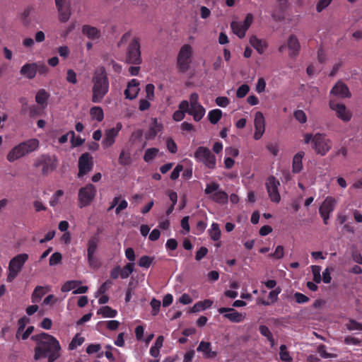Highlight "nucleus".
<instances>
[{"instance_id":"nucleus-1","label":"nucleus","mask_w":362,"mask_h":362,"mask_svg":"<svg viewBox=\"0 0 362 362\" xmlns=\"http://www.w3.org/2000/svg\"><path fill=\"white\" fill-rule=\"evenodd\" d=\"M36 341L35 358L36 360L47 357L48 362H54L59 357L61 346L58 340L53 336L42 332L31 337Z\"/></svg>"},{"instance_id":"nucleus-2","label":"nucleus","mask_w":362,"mask_h":362,"mask_svg":"<svg viewBox=\"0 0 362 362\" xmlns=\"http://www.w3.org/2000/svg\"><path fill=\"white\" fill-rule=\"evenodd\" d=\"M92 82V102L100 103L108 93L110 87L107 75L103 66H100L95 71Z\"/></svg>"},{"instance_id":"nucleus-3","label":"nucleus","mask_w":362,"mask_h":362,"mask_svg":"<svg viewBox=\"0 0 362 362\" xmlns=\"http://www.w3.org/2000/svg\"><path fill=\"white\" fill-rule=\"evenodd\" d=\"M128 42V48L126 55V61L129 64L139 65L141 63L140 43L138 38L132 37L130 32L125 33L117 43L118 47H122Z\"/></svg>"},{"instance_id":"nucleus-4","label":"nucleus","mask_w":362,"mask_h":362,"mask_svg":"<svg viewBox=\"0 0 362 362\" xmlns=\"http://www.w3.org/2000/svg\"><path fill=\"white\" fill-rule=\"evenodd\" d=\"M39 146L40 141L37 139H30L21 142L9 151L6 156V159L9 162H14L35 151L38 149Z\"/></svg>"},{"instance_id":"nucleus-5","label":"nucleus","mask_w":362,"mask_h":362,"mask_svg":"<svg viewBox=\"0 0 362 362\" xmlns=\"http://www.w3.org/2000/svg\"><path fill=\"white\" fill-rule=\"evenodd\" d=\"M178 107L187 111L195 122H199L206 113V109L199 102V95L197 93H191L189 100L181 101Z\"/></svg>"},{"instance_id":"nucleus-6","label":"nucleus","mask_w":362,"mask_h":362,"mask_svg":"<svg viewBox=\"0 0 362 362\" xmlns=\"http://www.w3.org/2000/svg\"><path fill=\"white\" fill-rule=\"evenodd\" d=\"M303 139L306 144L312 142V148L320 156L326 155L332 146V141L324 134L317 133L313 135L307 133L303 135Z\"/></svg>"},{"instance_id":"nucleus-7","label":"nucleus","mask_w":362,"mask_h":362,"mask_svg":"<svg viewBox=\"0 0 362 362\" xmlns=\"http://www.w3.org/2000/svg\"><path fill=\"white\" fill-rule=\"evenodd\" d=\"M193 55V48L189 44L183 45L177 56V67L180 72L185 73L188 71Z\"/></svg>"},{"instance_id":"nucleus-8","label":"nucleus","mask_w":362,"mask_h":362,"mask_svg":"<svg viewBox=\"0 0 362 362\" xmlns=\"http://www.w3.org/2000/svg\"><path fill=\"white\" fill-rule=\"evenodd\" d=\"M204 193L213 202L219 204H226L228 201L227 193L220 189V185L217 182H211L206 185Z\"/></svg>"},{"instance_id":"nucleus-9","label":"nucleus","mask_w":362,"mask_h":362,"mask_svg":"<svg viewBox=\"0 0 362 362\" xmlns=\"http://www.w3.org/2000/svg\"><path fill=\"white\" fill-rule=\"evenodd\" d=\"M28 259V255L22 253L15 256L10 260L7 276V281L8 282L13 281L18 275Z\"/></svg>"},{"instance_id":"nucleus-10","label":"nucleus","mask_w":362,"mask_h":362,"mask_svg":"<svg viewBox=\"0 0 362 362\" xmlns=\"http://www.w3.org/2000/svg\"><path fill=\"white\" fill-rule=\"evenodd\" d=\"M96 194V189L92 184H88L78 190V200L80 208L86 207L92 202Z\"/></svg>"},{"instance_id":"nucleus-11","label":"nucleus","mask_w":362,"mask_h":362,"mask_svg":"<svg viewBox=\"0 0 362 362\" xmlns=\"http://www.w3.org/2000/svg\"><path fill=\"white\" fill-rule=\"evenodd\" d=\"M194 157L198 161L202 162L208 168H215L216 158L208 148L199 146L194 153Z\"/></svg>"},{"instance_id":"nucleus-12","label":"nucleus","mask_w":362,"mask_h":362,"mask_svg":"<svg viewBox=\"0 0 362 362\" xmlns=\"http://www.w3.org/2000/svg\"><path fill=\"white\" fill-rule=\"evenodd\" d=\"M329 107L334 112L336 117L344 122H348L351 119L352 112L344 104L337 102L335 100H330Z\"/></svg>"},{"instance_id":"nucleus-13","label":"nucleus","mask_w":362,"mask_h":362,"mask_svg":"<svg viewBox=\"0 0 362 362\" xmlns=\"http://www.w3.org/2000/svg\"><path fill=\"white\" fill-rule=\"evenodd\" d=\"M266 188L270 200L275 203H279L281 200V196L279 192L280 182L274 176H270L266 181Z\"/></svg>"},{"instance_id":"nucleus-14","label":"nucleus","mask_w":362,"mask_h":362,"mask_svg":"<svg viewBox=\"0 0 362 362\" xmlns=\"http://www.w3.org/2000/svg\"><path fill=\"white\" fill-rule=\"evenodd\" d=\"M336 204V199L332 197H327L320 206L319 212L325 224L328 223L330 214L334 211Z\"/></svg>"},{"instance_id":"nucleus-15","label":"nucleus","mask_w":362,"mask_h":362,"mask_svg":"<svg viewBox=\"0 0 362 362\" xmlns=\"http://www.w3.org/2000/svg\"><path fill=\"white\" fill-rule=\"evenodd\" d=\"M218 312L223 314V317L233 323H240L246 317V313H240L233 308H220L218 309Z\"/></svg>"},{"instance_id":"nucleus-16","label":"nucleus","mask_w":362,"mask_h":362,"mask_svg":"<svg viewBox=\"0 0 362 362\" xmlns=\"http://www.w3.org/2000/svg\"><path fill=\"white\" fill-rule=\"evenodd\" d=\"M78 177H81L92 170L93 167V157L88 153H83L78 158Z\"/></svg>"},{"instance_id":"nucleus-17","label":"nucleus","mask_w":362,"mask_h":362,"mask_svg":"<svg viewBox=\"0 0 362 362\" xmlns=\"http://www.w3.org/2000/svg\"><path fill=\"white\" fill-rule=\"evenodd\" d=\"M35 165L42 167L43 174H48L57 168V161L49 156L42 155L36 160Z\"/></svg>"},{"instance_id":"nucleus-18","label":"nucleus","mask_w":362,"mask_h":362,"mask_svg":"<svg viewBox=\"0 0 362 362\" xmlns=\"http://www.w3.org/2000/svg\"><path fill=\"white\" fill-rule=\"evenodd\" d=\"M122 128V123L117 122L115 127L105 130V136L102 142L104 148L110 147L115 144L116 137L118 136Z\"/></svg>"},{"instance_id":"nucleus-19","label":"nucleus","mask_w":362,"mask_h":362,"mask_svg":"<svg viewBox=\"0 0 362 362\" xmlns=\"http://www.w3.org/2000/svg\"><path fill=\"white\" fill-rule=\"evenodd\" d=\"M255 133L253 137L255 140H259L265 132V120L261 112H257L254 119Z\"/></svg>"},{"instance_id":"nucleus-20","label":"nucleus","mask_w":362,"mask_h":362,"mask_svg":"<svg viewBox=\"0 0 362 362\" xmlns=\"http://www.w3.org/2000/svg\"><path fill=\"white\" fill-rule=\"evenodd\" d=\"M329 94L339 98H349L351 96L347 86L341 81L335 83L331 89Z\"/></svg>"},{"instance_id":"nucleus-21","label":"nucleus","mask_w":362,"mask_h":362,"mask_svg":"<svg viewBox=\"0 0 362 362\" xmlns=\"http://www.w3.org/2000/svg\"><path fill=\"white\" fill-rule=\"evenodd\" d=\"M139 81L137 79H132L127 85L124 90V95L126 98L133 100L136 98L140 91Z\"/></svg>"},{"instance_id":"nucleus-22","label":"nucleus","mask_w":362,"mask_h":362,"mask_svg":"<svg viewBox=\"0 0 362 362\" xmlns=\"http://www.w3.org/2000/svg\"><path fill=\"white\" fill-rule=\"evenodd\" d=\"M287 47L288 49V56L290 57L293 58L298 55L300 49V45L298 37L296 35H291L288 37L287 40Z\"/></svg>"},{"instance_id":"nucleus-23","label":"nucleus","mask_w":362,"mask_h":362,"mask_svg":"<svg viewBox=\"0 0 362 362\" xmlns=\"http://www.w3.org/2000/svg\"><path fill=\"white\" fill-rule=\"evenodd\" d=\"M250 44L260 54H263L268 47L267 42L265 40L259 39L255 35L250 37Z\"/></svg>"},{"instance_id":"nucleus-24","label":"nucleus","mask_w":362,"mask_h":362,"mask_svg":"<svg viewBox=\"0 0 362 362\" xmlns=\"http://www.w3.org/2000/svg\"><path fill=\"white\" fill-rule=\"evenodd\" d=\"M37 71V63L25 64L21 69V74L29 79L33 78L35 76Z\"/></svg>"},{"instance_id":"nucleus-25","label":"nucleus","mask_w":362,"mask_h":362,"mask_svg":"<svg viewBox=\"0 0 362 362\" xmlns=\"http://www.w3.org/2000/svg\"><path fill=\"white\" fill-rule=\"evenodd\" d=\"M162 129V126L160 123H158L156 118H153L150 124V127L148 131L145 134V137L146 139H153L156 134L160 132Z\"/></svg>"},{"instance_id":"nucleus-26","label":"nucleus","mask_w":362,"mask_h":362,"mask_svg":"<svg viewBox=\"0 0 362 362\" xmlns=\"http://www.w3.org/2000/svg\"><path fill=\"white\" fill-rule=\"evenodd\" d=\"M82 33L92 40H98L101 36L100 30L97 28L85 25L82 28Z\"/></svg>"},{"instance_id":"nucleus-27","label":"nucleus","mask_w":362,"mask_h":362,"mask_svg":"<svg viewBox=\"0 0 362 362\" xmlns=\"http://www.w3.org/2000/svg\"><path fill=\"white\" fill-rule=\"evenodd\" d=\"M197 350L199 352H202L204 356L207 358H212L216 356V353L211 351V344L209 342L202 341Z\"/></svg>"},{"instance_id":"nucleus-28","label":"nucleus","mask_w":362,"mask_h":362,"mask_svg":"<svg viewBox=\"0 0 362 362\" xmlns=\"http://www.w3.org/2000/svg\"><path fill=\"white\" fill-rule=\"evenodd\" d=\"M305 153L303 151L298 152L293 158L292 172L293 173H299L303 170V158Z\"/></svg>"},{"instance_id":"nucleus-29","label":"nucleus","mask_w":362,"mask_h":362,"mask_svg":"<svg viewBox=\"0 0 362 362\" xmlns=\"http://www.w3.org/2000/svg\"><path fill=\"white\" fill-rule=\"evenodd\" d=\"M230 28L235 35L239 38H243L245 36L247 29L243 26V23L240 21H233Z\"/></svg>"},{"instance_id":"nucleus-30","label":"nucleus","mask_w":362,"mask_h":362,"mask_svg":"<svg viewBox=\"0 0 362 362\" xmlns=\"http://www.w3.org/2000/svg\"><path fill=\"white\" fill-rule=\"evenodd\" d=\"M50 288L49 286H37L33 294H32V302L38 303L40 301L42 297L48 291Z\"/></svg>"},{"instance_id":"nucleus-31","label":"nucleus","mask_w":362,"mask_h":362,"mask_svg":"<svg viewBox=\"0 0 362 362\" xmlns=\"http://www.w3.org/2000/svg\"><path fill=\"white\" fill-rule=\"evenodd\" d=\"M214 301L211 299H206L203 301L196 303L192 308V313H198L203 311L206 308H209L213 305Z\"/></svg>"},{"instance_id":"nucleus-32","label":"nucleus","mask_w":362,"mask_h":362,"mask_svg":"<svg viewBox=\"0 0 362 362\" xmlns=\"http://www.w3.org/2000/svg\"><path fill=\"white\" fill-rule=\"evenodd\" d=\"M208 233L211 240L214 241L218 240L221 238V230L219 226L216 223H213Z\"/></svg>"},{"instance_id":"nucleus-33","label":"nucleus","mask_w":362,"mask_h":362,"mask_svg":"<svg viewBox=\"0 0 362 362\" xmlns=\"http://www.w3.org/2000/svg\"><path fill=\"white\" fill-rule=\"evenodd\" d=\"M48 98L49 93L45 89H40L35 95V101L37 104L45 106Z\"/></svg>"},{"instance_id":"nucleus-34","label":"nucleus","mask_w":362,"mask_h":362,"mask_svg":"<svg viewBox=\"0 0 362 362\" xmlns=\"http://www.w3.org/2000/svg\"><path fill=\"white\" fill-rule=\"evenodd\" d=\"M98 315H101L104 317H115L117 315V312L116 310L112 309L110 307L105 305L100 308L97 311Z\"/></svg>"},{"instance_id":"nucleus-35","label":"nucleus","mask_w":362,"mask_h":362,"mask_svg":"<svg viewBox=\"0 0 362 362\" xmlns=\"http://www.w3.org/2000/svg\"><path fill=\"white\" fill-rule=\"evenodd\" d=\"M90 115L92 119H95L98 122H101L104 118L103 110L98 106L91 107L90 110Z\"/></svg>"},{"instance_id":"nucleus-36","label":"nucleus","mask_w":362,"mask_h":362,"mask_svg":"<svg viewBox=\"0 0 362 362\" xmlns=\"http://www.w3.org/2000/svg\"><path fill=\"white\" fill-rule=\"evenodd\" d=\"M57 8L59 13V21L62 23L68 21L71 16V11L69 7L67 6L66 8H65L64 6H60Z\"/></svg>"},{"instance_id":"nucleus-37","label":"nucleus","mask_w":362,"mask_h":362,"mask_svg":"<svg viewBox=\"0 0 362 362\" xmlns=\"http://www.w3.org/2000/svg\"><path fill=\"white\" fill-rule=\"evenodd\" d=\"M222 117V111L219 109H214L209 112L208 118L213 124L218 123Z\"/></svg>"},{"instance_id":"nucleus-38","label":"nucleus","mask_w":362,"mask_h":362,"mask_svg":"<svg viewBox=\"0 0 362 362\" xmlns=\"http://www.w3.org/2000/svg\"><path fill=\"white\" fill-rule=\"evenodd\" d=\"M119 163L122 165H128L132 163L130 153L128 151L122 150L119 156Z\"/></svg>"},{"instance_id":"nucleus-39","label":"nucleus","mask_w":362,"mask_h":362,"mask_svg":"<svg viewBox=\"0 0 362 362\" xmlns=\"http://www.w3.org/2000/svg\"><path fill=\"white\" fill-rule=\"evenodd\" d=\"M81 284V281H76V280L68 281L62 285L61 290L62 292H68L71 290L74 291Z\"/></svg>"},{"instance_id":"nucleus-40","label":"nucleus","mask_w":362,"mask_h":362,"mask_svg":"<svg viewBox=\"0 0 362 362\" xmlns=\"http://www.w3.org/2000/svg\"><path fill=\"white\" fill-rule=\"evenodd\" d=\"M98 240L93 237L88 240L87 243V254H95L98 248Z\"/></svg>"},{"instance_id":"nucleus-41","label":"nucleus","mask_w":362,"mask_h":362,"mask_svg":"<svg viewBox=\"0 0 362 362\" xmlns=\"http://www.w3.org/2000/svg\"><path fill=\"white\" fill-rule=\"evenodd\" d=\"M29 322L30 319L27 317H23L18 320V327L16 334L17 339H20L21 333L24 330Z\"/></svg>"},{"instance_id":"nucleus-42","label":"nucleus","mask_w":362,"mask_h":362,"mask_svg":"<svg viewBox=\"0 0 362 362\" xmlns=\"http://www.w3.org/2000/svg\"><path fill=\"white\" fill-rule=\"evenodd\" d=\"M88 265L93 269H98L100 266V262L96 254H87Z\"/></svg>"},{"instance_id":"nucleus-43","label":"nucleus","mask_w":362,"mask_h":362,"mask_svg":"<svg viewBox=\"0 0 362 362\" xmlns=\"http://www.w3.org/2000/svg\"><path fill=\"white\" fill-rule=\"evenodd\" d=\"M84 342V338L80 334H77L74 336V337L72 339L71 341L70 342L69 345V349L70 350H74L78 346H81Z\"/></svg>"},{"instance_id":"nucleus-44","label":"nucleus","mask_w":362,"mask_h":362,"mask_svg":"<svg viewBox=\"0 0 362 362\" xmlns=\"http://www.w3.org/2000/svg\"><path fill=\"white\" fill-rule=\"evenodd\" d=\"M346 329L349 331H361L362 323L358 322L354 320H349L345 325Z\"/></svg>"},{"instance_id":"nucleus-45","label":"nucleus","mask_w":362,"mask_h":362,"mask_svg":"<svg viewBox=\"0 0 362 362\" xmlns=\"http://www.w3.org/2000/svg\"><path fill=\"white\" fill-rule=\"evenodd\" d=\"M158 151H159V150L156 148H148L146 151L145 154L144 156V160L146 162L151 161L153 158H155L156 157V156L158 153Z\"/></svg>"},{"instance_id":"nucleus-46","label":"nucleus","mask_w":362,"mask_h":362,"mask_svg":"<svg viewBox=\"0 0 362 362\" xmlns=\"http://www.w3.org/2000/svg\"><path fill=\"white\" fill-rule=\"evenodd\" d=\"M279 356H280V359L283 361L292 362V361H293V358L290 356L289 352L286 351V346L284 344H281L280 346Z\"/></svg>"},{"instance_id":"nucleus-47","label":"nucleus","mask_w":362,"mask_h":362,"mask_svg":"<svg viewBox=\"0 0 362 362\" xmlns=\"http://www.w3.org/2000/svg\"><path fill=\"white\" fill-rule=\"evenodd\" d=\"M134 264L132 262L127 264L122 269L121 268L120 277L122 279H127L129 274L134 271Z\"/></svg>"},{"instance_id":"nucleus-48","label":"nucleus","mask_w":362,"mask_h":362,"mask_svg":"<svg viewBox=\"0 0 362 362\" xmlns=\"http://www.w3.org/2000/svg\"><path fill=\"white\" fill-rule=\"evenodd\" d=\"M312 273L313 275V280L315 283L319 284L322 281V276L320 274L321 272V267L317 265H313L311 267Z\"/></svg>"},{"instance_id":"nucleus-49","label":"nucleus","mask_w":362,"mask_h":362,"mask_svg":"<svg viewBox=\"0 0 362 362\" xmlns=\"http://www.w3.org/2000/svg\"><path fill=\"white\" fill-rule=\"evenodd\" d=\"M64 195V191L62 189L57 190L50 199L49 204L52 206H57L59 202V199Z\"/></svg>"},{"instance_id":"nucleus-50","label":"nucleus","mask_w":362,"mask_h":362,"mask_svg":"<svg viewBox=\"0 0 362 362\" xmlns=\"http://www.w3.org/2000/svg\"><path fill=\"white\" fill-rule=\"evenodd\" d=\"M155 86L152 83H148L145 87V92H146V98L150 100H153L155 98Z\"/></svg>"},{"instance_id":"nucleus-51","label":"nucleus","mask_w":362,"mask_h":362,"mask_svg":"<svg viewBox=\"0 0 362 362\" xmlns=\"http://www.w3.org/2000/svg\"><path fill=\"white\" fill-rule=\"evenodd\" d=\"M153 261V258L149 256H142L139 261V265L141 267L148 268Z\"/></svg>"},{"instance_id":"nucleus-52","label":"nucleus","mask_w":362,"mask_h":362,"mask_svg":"<svg viewBox=\"0 0 362 362\" xmlns=\"http://www.w3.org/2000/svg\"><path fill=\"white\" fill-rule=\"evenodd\" d=\"M293 116L300 123L304 124L307 122V116L304 111L298 110L294 112Z\"/></svg>"},{"instance_id":"nucleus-53","label":"nucleus","mask_w":362,"mask_h":362,"mask_svg":"<svg viewBox=\"0 0 362 362\" xmlns=\"http://www.w3.org/2000/svg\"><path fill=\"white\" fill-rule=\"evenodd\" d=\"M249 90V86L247 84H243L238 88L236 96L239 98H244L248 93Z\"/></svg>"},{"instance_id":"nucleus-54","label":"nucleus","mask_w":362,"mask_h":362,"mask_svg":"<svg viewBox=\"0 0 362 362\" xmlns=\"http://www.w3.org/2000/svg\"><path fill=\"white\" fill-rule=\"evenodd\" d=\"M66 80L67 82L76 84L77 83L76 74L73 69H68Z\"/></svg>"},{"instance_id":"nucleus-55","label":"nucleus","mask_w":362,"mask_h":362,"mask_svg":"<svg viewBox=\"0 0 362 362\" xmlns=\"http://www.w3.org/2000/svg\"><path fill=\"white\" fill-rule=\"evenodd\" d=\"M332 1V0H320L316 5V11L318 13L322 12L331 4Z\"/></svg>"},{"instance_id":"nucleus-56","label":"nucleus","mask_w":362,"mask_h":362,"mask_svg":"<svg viewBox=\"0 0 362 362\" xmlns=\"http://www.w3.org/2000/svg\"><path fill=\"white\" fill-rule=\"evenodd\" d=\"M318 353L320 356L324 358H334L337 356L335 354L327 353L324 345H321L318 347Z\"/></svg>"},{"instance_id":"nucleus-57","label":"nucleus","mask_w":362,"mask_h":362,"mask_svg":"<svg viewBox=\"0 0 362 362\" xmlns=\"http://www.w3.org/2000/svg\"><path fill=\"white\" fill-rule=\"evenodd\" d=\"M185 113H187V111H185L183 109L179 108L178 110L175 111L173 113V118L176 122L182 121L185 118Z\"/></svg>"},{"instance_id":"nucleus-58","label":"nucleus","mask_w":362,"mask_h":362,"mask_svg":"<svg viewBox=\"0 0 362 362\" xmlns=\"http://www.w3.org/2000/svg\"><path fill=\"white\" fill-rule=\"evenodd\" d=\"M152 100H150L147 98L141 99L139 100V109L141 111H144L150 108L151 107V102Z\"/></svg>"},{"instance_id":"nucleus-59","label":"nucleus","mask_w":362,"mask_h":362,"mask_svg":"<svg viewBox=\"0 0 362 362\" xmlns=\"http://www.w3.org/2000/svg\"><path fill=\"white\" fill-rule=\"evenodd\" d=\"M62 260V255L59 252L53 253L49 258V265L54 266L59 264Z\"/></svg>"},{"instance_id":"nucleus-60","label":"nucleus","mask_w":362,"mask_h":362,"mask_svg":"<svg viewBox=\"0 0 362 362\" xmlns=\"http://www.w3.org/2000/svg\"><path fill=\"white\" fill-rule=\"evenodd\" d=\"M294 298L298 303H305L309 300V298L305 295L296 292L294 294Z\"/></svg>"},{"instance_id":"nucleus-61","label":"nucleus","mask_w":362,"mask_h":362,"mask_svg":"<svg viewBox=\"0 0 362 362\" xmlns=\"http://www.w3.org/2000/svg\"><path fill=\"white\" fill-rule=\"evenodd\" d=\"M331 270L332 269L326 268L322 272V280L325 284H329L331 282Z\"/></svg>"},{"instance_id":"nucleus-62","label":"nucleus","mask_w":362,"mask_h":362,"mask_svg":"<svg viewBox=\"0 0 362 362\" xmlns=\"http://www.w3.org/2000/svg\"><path fill=\"white\" fill-rule=\"evenodd\" d=\"M226 154L228 156V157L236 158L239 155V150L235 147H228L225 150Z\"/></svg>"},{"instance_id":"nucleus-63","label":"nucleus","mask_w":362,"mask_h":362,"mask_svg":"<svg viewBox=\"0 0 362 362\" xmlns=\"http://www.w3.org/2000/svg\"><path fill=\"white\" fill-rule=\"evenodd\" d=\"M208 253V249L205 247H201L200 249L196 252L195 259L200 261Z\"/></svg>"},{"instance_id":"nucleus-64","label":"nucleus","mask_w":362,"mask_h":362,"mask_svg":"<svg viewBox=\"0 0 362 362\" xmlns=\"http://www.w3.org/2000/svg\"><path fill=\"white\" fill-rule=\"evenodd\" d=\"M216 103L220 107H225L230 103V100L228 98L221 96L216 98Z\"/></svg>"}]
</instances>
